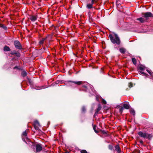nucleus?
<instances>
[{"instance_id": "21", "label": "nucleus", "mask_w": 153, "mask_h": 153, "mask_svg": "<svg viewBox=\"0 0 153 153\" xmlns=\"http://www.w3.org/2000/svg\"><path fill=\"white\" fill-rule=\"evenodd\" d=\"M21 75L23 77H25L27 75V73L25 71H23Z\"/></svg>"}, {"instance_id": "17", "label": "nucleus", "mask_w": 153, "mask_h": 153, "mask_svg": "<svg viewBox=\"0 0 153 153\" xmlns=\"http://www.w3.org/2000/svg\"><path fill=\"white\" fill-rule=\"evenodd\" d=\"M139 68L140 70L141 71H143L145 69V68L144 66L141 65L139 67Z\"/></svg>"}, {"instance_id": "38", "label": "nucleus", "mask_w": 153, "mask_h": 153, "mask_svg": "<svg viewBox=\"0 0 153 153\" xmlns=\"http://www.w3.org/2000/svg\"><path fill=\"white\" fill-rule=\"evenodd\" d=\"M93 128H94V131L95 130V128L94 127H93Z\"/></svg>"}, {"instance_id": "14", "label": "nucleus", "mask_w": 153, "mask_h": 153, "mask_svg": "<svg viewBox=\"0 0 153 153\" xmlns=\"http://www.w3.org/2000/svg\"><path fill=\"white\" fill-rule=\"evenodd\" d=\"M34 126H40L39 123L38 121H35L34 122Z\"/></svg>"}, {"instance_id": "34", "label": "nucleus", "mask_w": 153, "mask_h": 153, "mask_svg": "<svg viewBox=\"0 0 153 153\" xmlns=\"http://www.w3.org/2000/svg\"><path fill=\"white\" fill-rule=\"evenodd\" d=\"M98 112L96 111L94 114V116H95L96 115H97L98 114Z\"/></svg>"}, {"instance_id": "11", "label": "nucleus", "mask_w": 153, "mask_h": 153, "mask_svg": "<svg viewBox=\"0 0 153 153\" xmlns=\"http://www.w3.org/2000/svg\"><path fill=\"white\" fill-rule=\"evenodd\" d=\"M4 51H10V49L9 47L5 46L4 47Z\"/></svg>"}, {"instance_id": "8", "label": "nucleus", "mask_w": 153, "mask_h": 153, "mask_svg": "<svg viewBox=\"0 0 153 153\" xmlns=\"http://www.w3.org/2000/svg\"><path fill=\"white\" fill-rule=\"evenodd\" d=\"M115 148L116 151L118 153H120L121 152V149L120 148L119 146L118 145H116Z\"/></svg>"}, {"instance_id": "2", "label": "nucleus", "mask_w": 153, "mask_h": 153, "mask_svg": "<svg viewBox=\"0 0 153 153\" xmlns=\"http://www.w3.org/2000/svg\"><path fill=\"white\" fill-rule=\"evenodd\" d=\"M138 134L140 137L145 139H148L151 137L150 134L145 132L140 131L138 133Z\"/></svg>"}, {"instance_id": "29", "label": "nucleus", "mask_w": 153, "mask_h": 153, "mask_svg": "<svg viewBox=\"0 0 153 153\" xmlns=\"http://www.w3.org/2000/svg\"><path fill=\"white\" fill-rule=\"evenodd\" d=\"M85 111V107H83L82 108V112H84Z\"/></svg>"}, {"instance_id": "3", "label": "nucleus", "mask_w": 153, "mask_h": 153, "mask_svg": "<svg viewBox=\"0 0 153 153\" xmlns=\"http://www.w3.org/2000/svg\"><path fill=\"white\" fill-rule=\"evenodd\" d=\"M15 47L17 49H20L22 48V46L20 42L18 41H15L14 42Z\"/></svg>"}, {"instance_id": "36", "label": "nucleus", "mask_w": 153, "mask_h": 153, "mask_svg": "<svg viewBox=\"0 0 153 153\" xmlns=\"http://www.w3.org/2000/svg\"><path fill=\"white\" fill-rule=\"evenodd\" d=\"M140 143L141 144H143V141L142 140H140Z\"/></svg>"}, {"instance_id": "16", "label": "nucleus", "mask_w": 153, "mask_h": 153, "mask_svg": "<svg viewBox=\"0 0 153 153\" xmlns=\"http://www.w3.org/2000/svg\"><path fill=\"white\" fill-rule=\"evenodd\" d=\"M101 107L100 104H99L98 105V108L97 109L96 111L98 112L101 109Z\"/></svg>"}, {"instance_id": "35", "label": "nucleus", "mask_w": 153, "mask_h": 153, "mask_svg": "<svg viewBox=\"0 0 153 153\" xmlns=\"http://www.w3.org/2000/svg\"><path fill=\"white\" fill-rule=\"evenodd\" d=\"M94 3L93 2H92V1H91V3H89L90 4H92V6H93V4H94Z\"/></svg>"}, {"instance_id": "19", "label": "nucleus", "mask_w": 153, "mask_h": 153, "mask_svg": "<svg viewBox=\"0 0 153 153\" xmlns=\"http://www.w3.org/2000/svg\"><path fill=\"white\" fill-rule=\"evenodd\" d=\"M137 20L140 21L141 23H143L144 22V19L142 17L137 19Z\"/></svg>"}, {"instance_id": "30", "label": "nucleus", "mask_w": 153, "mask_h": 153, "mask_svg": "<svg viewBox=\"0 0 153 153\" xmlns=\"http://www.w3.org/2000/svg\"><path fill=\"white\" fill-rule=\"evenodd\" d=\"M46 87H39L38 88V89H44L46 88Z\"/></svg>"}, {"instance_id": "20", "label": "nucleus", "mask_w": 153, "mask_h": 153, "mask_svg": "<svg viewBox=\"0 0 153 153\" xmlns=\"http://www.w3.org/2000/svg\"><path fill=\"white\" fill-rule=\"evenodd\" d=\"M130 112L133 115H135V112L134 110L131 109L130 110Z\"/></svg>"}, {"instance_id": "27", "label": "nucleus", "mask_w": 153, "mask_h": 153, "mask_svg": "<svg viewBox=\"0 0 153 153\" xmlns=\"http://www.w3.org/2000/svg\"><path fill=\"white\" fill-rule=\"evenodd\" d=\"M132 84L131 82L129 83L128 84L129 87L130 88L132 87Z\"/></svg>"}, {"instance_id": "15", "label": "nucleus", "mask_w": 153, "mask_h": 153, "mask_svg": "<svg viewBox=\"0 0 153 153\" xmlns=\"http://www.w3.org/2000/svg\"><path fill=\"white\" fill-rule=\"evenodd\" d=\"M27 136V133L26 132V131H24L22 134V138L23 139V137H26Z\"/></svg>"}, {"instance_id": "26", "label": "nucleus", "mask_w": 153, "mask_h": 153, "mask_svg": "<svg viewBox=\"0 0 153 153\" xmlns=\"http://www.w3.org/2000/svg\"><path fill=\"white\" fill-rule=\"evenodd\" d=\"M80 152L81 153H87V151L85 150H81Z\"/></svg>"}, {"instance_id": "40", "label": "nucleus", "mask_w": 153, "mask_h": 153, "mask_svg": "<svg viewBox=\"0 0 153 153\" xmlns=\"http://www.w3.org/2000/svg\"><path fill=\"white\" fill-rule=\"evenodd\" d=\"M17 68V67H15V68Z\"/></svg>"}, {"instance_id": "22", "label": "nucleus", "mask_w": 153, "mask_h": 153, "mask_svg": "<svg viewBox=\"0 0 153 153\" xmlns=\"http://www.w3.org/2000/svg\"><path fill=\"white\" fill-rule=\"evenodd\" d=\"M146 71L150 74V76L152 77V79H153V73L152 72L148 70H147Z\"/></svg>"}, {"instance_id": "24", "label": "nucleus", "mask_w": 153, "mask_h": 153, "mask_svg": "<svg viewBox=\"0 0 153 153\" xmlns=\"http://www.w3.org/2000/svg\"><path fill=\"white\" fill-rule=\"evenodd\" d=\"M108 148L110 150H112L113 149V146L111 145H109L108 146Z\"/></svg>"}, {"instance_id": "41", "label": "nucleus", "mask_w": 153, "mask_h": 153, "mask_svg": "<svg viewBox=\"0 0 153 153\" xmlns=\"http://www.w3.org/2000/svg\"><path fill=\"white\" fill-rule=\"evenodd\" d=\"M97 100L98 101H99V100H98L97 99Z\"/></svg>"}, {"instance_id": "9", "label": "nucleus", "mask_w": 153, "mask_h": 153, "mask_svg": "<svg viewBox=\"0 0 153 153\" xmlns=\"http://www.w3.org/2000/svg\"><path fill=\"white\" fill-rule=\"evenodd\" d=\"M68 82H72L74 84H76L77 85H80L82 83V82L81 81L73 82L71 81H68Z\"/></svg>"}, {"instance_id": "5", "label": "nucleus", "mask_w": 153, "mask_h": 153, "mask_svg": "<svg viewBox=\"0 0 153 153\" xmlns=\"http://www.w3.org/2000/svg\"><path fill=\"white\" fill-rule=\"evenodd\" d=\"M144 17L145 18L152 17L153 18V14L151 12H146L144 13Z\"/></svg>"}, {"instance_id": "18", "label": "nucleus", "mask_w": 153, "mask_h": 153, "mask_svg": "<svg viewBox=\"0 0 153 153\" xmlns=\"http://www.w3.org/2000/svg\"><path fill=\"white\" fill-rule=\"evenodd\" d=\"M132 61L134 65H136V64L137 61L136 59L134 58H133L132 59Z\"/></svg>"}, {"instance_id": "32", "label": "nucleus", "mask_w": 153, "mask_h": 153, "mask_svg": "<svg viewBox=\"0 0 153 153\" xmlns=\"http://www.w3.org/2000/svg\"><path fill=\"white\" fill-rule=\"evenodd\" d=\"M38 126H34V128L36 130H38L39 129Z\"/></svg>"}, {"instance_id": "28", "label": "nucleus", "mask_w": 153, "mask_h": 153, "mask_svg": "<svg viewBox=\"0 0 153 153\" xmlns=\"http://www.w3.org/2000/svg\"><path fill=\"white\" fill-rule=\"evenodd\" d=\"M102 103H103L104 104H106V101L105 100H104V99H102Z\"/></svg>"}, {"instance_id": "12", "label": "nucleus", "mask_w": 153, "mask_h": 153, "mask_svg": "<svg viewBox=\"0 0 153 153\" xmlns=\"http://www.w3.org/2000/svg\"><path fill=\"white\" fill-rule=\"evenodd\" d=\"M119 51L120 53H124L126 52V50L123 48H120Z\"/></svg>"}, {"instance_id": "6", "label": "nucleus", "mask_w": 153, "mask_h": 153, "mask_svg": "<svg viewBox=\"0 0 153 153\" xmlns=\"http://www.w3.org/2000/svg\"><path fill=\"white\" fill-rule=\"evenodd\" d=\"M42 150V146L40 144H37L36 145V152H39Z\"/></svg>"}, {"instance_id": "31", "label": "nucleus", "mask_w": 153, "mask_h": 153, "mask_svg": "<svg viewBox=\"0 0 153 153\" xmlns=\"http://www.w3.org/2000/svg\"><path fill=\"white\" fill-rule=\"evenodd\" d=\"M140 72L141 74H143L144 75L146 76V74L143 71H140Z\"/></svg>"}, {"instance_id": "13", "label": "nucleus", "mask_w": 153, "mask_h": 153, "mask_svg": "<svg viewBox=\"0 0 153 153\" xmlns=\"http://www.w3.org/2000/svg\"><path fill=\"white\" fill-rule=\"evenodd\" d=\"M93 7L92 6V4H87L86 7L88 9H90L91 8H92Z\"/></svg>"}, {"instance_id": "33", "label": "nucleus", "mask_w": 153, "mask_h": 153, "mask_svg": "<svg viewBox=\"0 0 153 153\" xmlns=\"http://www.w3.org/2000/svg\"><path fill=\"white\" fill-rule=\"evenodd\" d=\"M91 0L92 2H93L94 3H96L97 1V0Z\"/></svg>"}, {"instance_id": "10", "label": "nucleus", "mask_w": 153, "mask_h": 153, "mask_svg": "<svg viewBox=\"0 0 153 153\" xmlns=\"http://www.w3.org/2000/svg\"><path fill=\"white\" fill-rule=\"evenodd\" d=\"M127 104H123V108L126 109H128L130 107V105H129L128 102H127Z\"/></svg>"}, {"instance_id": "7", "label": "nucleus", "mask_w": 153, "mask_h": 153, "mask_svg": "<svg viewBox=\"0 0 153 153\" xmlns=\"http://www.w3.org/2000/svg\"><path fill=\"white\" fill-rule=\"evenodd\" d=\"M47 38H43L41 40H40L39 42L40 45H42L44 43H46V42Z\"/></svg>"}, {"instance_id": "23", "label": "nucleus", "mask_w": 153, "mask_h": 153, "mask_svg": "<svg viewBox=\"0 0 153 153\" xmlns=\"http://www.w3.org/2000/svg\"><path fill=\"white\" fill-rule=\"evenodd\" d=\"M124 109L123 107H121L119 109V112L120 113V114H122L123 112V109Z\"/></svg>"}, {"instance_id": "39", "label": "nucleus", "mask_w": 153, "mask_h": 153, "mask_svg": "<svg viewBox=\"0 0 153 153\" xmlns=\"http://www.w3.org/2000/svg\"><path fill=\"white\" fill-rule=\"evenodd\" d=\"M65 153H70V152H66Z\"/></svg>"}, {"instance_id": "25", "label": "nucleus", "mask_w": 153, "mask_h": 153, "mask_svg": "<svg viewBox=\"0 0 153 153\" xmlns=\"http://www.w3.org/2000/svg\"><path fill=\"white\" fill-rule=\"evenodd\" d=\"M1 27L4 28V30H6L7 29V27L5 26H4L3 25H1Z\"/></svg>"}, {"instance_id": "1", "label": "nucleus", "mask_w": 153, "mask_h": 153, "mask_svg": "<svg viewBox=\"0 0 153 153\" xmlns=\"http://www.w3.org/2000/svg\"><path fill=\"white\" fill-rule=\"evenodd\" d=\"M109 37L111 42L113 44H116L118 45L120 44V40L117 34H115L113 36L111 34H110Z\"/></svg>"}, {"instance_id": "4", "label": "nucleus", "mask_w": 153, "mask_h": 153, "mask_svg": "<svg viewBox=\"0 0 153 153\" xmlns=\"http://www.w3.org/2000/svg\"><path fill=\"white\" fill-rule=\"evenodd\" d=\"M37 19V16L36 15H31L30 16L29 19L32 22H34L36 21Z\"/></svg>"}, {"instance_id": "37", "label": "nucleus", "mask_w": 153, "mask_h": 153, "mask_svg": "<svg viewBox=\"0 0 153 153\" xmlns=\"http://www.w3.org/2000/svg\"><path fill=\"white\" fill-rule=\"evenodd\" d=\"M94 131L96 133H97L98 132V131L96 130H95Z\"/></svg>"}]
</instances>
